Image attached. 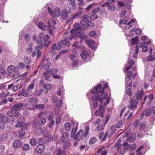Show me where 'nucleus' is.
I'll return each instance as SVG.
<instances>
[{
    "label": "nucleus",
    "instance_id": "7c9ffc66",
    "mask_svg": "<svg viewBox=\"0 0 155 155\" xmlns=\"http://www.w3.org/2000/svg\"><path fill=\"white\" fill-rule=\"evenodd\" d=\"M139 47L136 46L135 48V51L134 53L133 57L134 58H136L137 56V54L139 53Z\"/></svg>",
    "mask_w": 155,
    "mask_h": 155
},
{
    "label": "nucleus",
    "instance_id": "2eb2a0df",
    "mask_svg": "<svg viewBox=\"0 0 155 155\" xmlns=\"http://www.w3.org/2000/svg\"><path fill=\"white\" fill-rule=\"evenodd\" d=\"M69 135V134L67 132L63 133L61 136L62 142H66L68 141Z\"/></svg>",
    "mask_w": 155,
    "mask_h": 155
},
{
    "label": "nucleus",
    "instance_id": "864d4df0",
    "mask_svg": "<svg viewBox=\"0 0 155 155\" xmlns=\"http://www.w3.org/2000/svg\"><path fill=\"white\" fill-rule=\"evenodd\" d=\"M94 26V23L91 21H88L87 23V26L88 27L91 28L93 27Z\"/></svg>",
    "mask_w": 155,
    "mask_h": 155
},
{
    "label": "nucleus",
    "instance_id": "1a4fd4ad",
    "mask_svg": "<svg viewBox=\"0 0 155 155\" xmlns=\"http://www.w3.org/2000/svg\"><path fill=\"white\" fill-rule=\"evenodd\" d=\"M23 104L22 103H19L14 104L12 107L11 110L12 111H20L23 109Z\"/></svg>",
    "mask_w": 155,
    "mask_h": 155
},
{
    "label": "nucleus",
    "instance_id": "bf43d9fd",
    "mask_svg": "<svg viewBox=\"0 0 155 155\" xmlns=\"http://www.w3.org/2000/svg\"><path fill=\"white\" fill-rule=\"evenodd\" d=\"M126 94L128 95L131 97L132 95V93L131 91V89L130 88H128L126 91Z\"/></svg>",
    "mask_w": 155,
    "mask_h": 155
},
{
    "label": "nucleus",
    "instance_id": "603ef678",
    "mask_svg": "<svg viewBox=\"0 0 155 155\" xmlns=\"http://www.w3.org/2000/svg\"><path fill=\"white\" fill-rule=\"evenodd\" d=\"M88 18L89 16L88 15H84L81 17V20L86 21Z\"/></svg>",
    "mask_w": 155,
    "mask_h": 155
},
{
    "label": "nucleus",
    "instance_id": "680f3d73",
    "mask_svg": "<svg viewBox=\"0 0 155 155\" xmlns=\"http://www.w3.org/2000/svg\"><path fill=\"white\" fill-rule=\"evenodd\" d=\"M139 122L140 120L139 119H137L135 121L133 124V126L135 128H136L137 127L139 124Z\"/></svg>",
    "mask_w": 155,
    "mask_h": 155
},
{
    "label": "nucleus",
    "instance_id": "c756f323",
    "mask_svg": "<svg viewBox=\"0 0 155 155\" xmlns=\"http://www.w3.org/2000/svg\"><path fill=\"white\" fill-rule=\"evenodd\" d=\"M65 129L67 131H69L71 130V125L68 122L65 123L64 125Z\"/></svg>",
    "mask_w": 155,
    "mask_h": 155
},
{
    "label": "nucleus",
    "instance_id": "bb28decb",
    "mask_svg": "<svg viewBox=\"0 0 155 155\" xmlns=\"http://www.w3.org/2000/svg\"><path fill=\"white\" fill-rule=\"evenodd\" d=\"M22 96L24 97H28L29 94V90H28L27 89L25 90V89L23 88L22 89Z\"/></svg>",
    "mask_w": 155,
    "mask_h": 155
},
{
    "label": "nucleus",
    "instance_id": "a18cd8bd",
    "mask_svg": "<svg viewBox=\"0 0 155 155\" xmlns=\"http://www.w3.org/2000/svg\"><path fill=\"white\" fill-rule=\"evenodd\" d=\"M51 64V63L50 62H48L47 63L44 65L43 66L44 70H47L49 68Z\"/></svg>",
    "mask_w": 155,
    "mask_h": 155
},
{
    "label": "nucleus",
    "instance_id": "aec40b11",
    "mask_svg": "<svg viewBox=\"0 0 155 155\" xmlns=\"http://www.w3.org/2000/svg\"><path fill=\"white\" fill-rule=\"evenodd\" d=\"M151 114V108H148L146 110L141 114V115L143 117L145 115L147 117L150 116Z\"/></svg>",
    "mask_w": 155,
    "mask_h": 155
},
{
    "label": "nucleus",
    "instance_id": "4d7b16f0",
    "mask_svg": "<svg viewBox=\"0 0 155 155\" xmlns=\"http://www.w3.org/2000/svg\"><path fill=\"white\" fill-rule=\"evenodd\" d=\"M25 132L22 129L19 132V135L20 137H22L25 135Z\"/></svg>",
    "mask_w": 155,
    "mask_h": 155
},
{
    "label": "nucleus",
    "instance_id": "6e6552de",
    "mask_svg": "<svg viewBox=\"0 0 155 155\" xmlns=\"http://www.w3.org/2000/svg\"><path fill=\"white\" fill-rule=\"evenodd\" d=\"M85 137L84 135V130H80L74 136V138L77 141H80Z\"/></svg>",
    "mask_w": 155,
    "mask_h": 155
},
{
    "label": "nucleus",
    "instance_id": "ea45409f",
    "mask_svg": "<svg viewBox=\"0 0 155 155\" xmlns=\"http://www.w3.org/2000/svg\"><path fill=\"white\" fill-rule=\"evenodd\" d=\"M64 143V147L65 149L67 148L70 146V144L68 141H66V142H63Z\"/></svg>",
    "mask_w": 155,
    "mask_h": 155
},
{
    "label": "nucleus",
    "instance_id": "58836bf2",
    "mask_svg": "<svg viewBox=\"0 0 155 155\" xmlns=\"http://www.w3.org/2000/svg\"><path fill=\"white\" fill-rule=\"evenodd\" d=\"M77 126H76V127L75 128H74V127H73V128H72V129L71 130V137H72L73 136L75 133H76V131H77Z\"/></svg>",
    "mask_w": 155,
    "mask_h": 155
},
{
    "label": "nucleus",
    "instance_id": "9b49d317",
    "mask_svg": "<svg viewBox=\"0 0 155 155\" xmlns=\"http://www.w3.org/2000/svg\"><path fill=\"white\" fill-rule=\"evenodd\" d=\"M105 111V108L104 107L102 106L101 104L99 106L98 110H96L95 112V115L99 116L103 118V113Z\"/></svg>",
    "mask_w": 155,
    "mask_h": 155
},
{
    "label": "nucleus",
    "instance_id": "8fccbe9b",
    "mask_svg": "<svg viewBox=\"0 0 155 155\" xmlns=\"http://www.w3.org/2000/svg\"><path fill=\"white\" fill-rule=\"evenodd\" d=\"M97 16L95 14H93L90 17V18L91 20H96L97 18Z\"/></svg>",
    "mask_w": 155,
    "mask_h": 155
},
{
    "label": "nucleus",
    "instance_id": "de8ad7c7",
    "mask_svg": "<svg viewBox=\"0 0 155 155\" xmlns=\"http://www.w3.org/2000/svg\"><path fill=\"white\" fill-rule=\"evenodd\" d=\"M54 116V113L52 112H51L49 114L48 116L47 117V119L48 120H51L52 119V118H53Z\"/></svg>",
    "mask_w": 155,
    "mask_h": 155
},
{
    "label": "nucleus",
    "instance_id": "f704fd0d",
    "mask_svg": "<svg viewBox=\"0 0 155 155\" xmlns=\"http://www.w3.org/2000/svg\"><path fill=\"white\" fill-rule=\"evenodd\" d=\"M120 140H118L117 142L114 145V147L117 148V150H118L120 148L121 145L120 144Z\"/></svg>",
    "mask_w": 155,
    "mask_h": 155
},
{
    "label": "nucleus",
    "instance_id": "0e129e2a",
    "mask_svg": "<svg viewBox=\"0 0 155 155\" xmlns=\"http://www.w3.org/2000/svg\"><path fill=\"white\" fill-rule=\"evenodd\" d=\"M127 21L125 19H121L120 20L119 23L120 24H122L123 25H125L127 23Z\"/></svg>",
    "mask_w": 155,
    "mask_h": 155
},
{
    "label": "nucleus",
    "instance_id": "c85d7f7f",
    "mask_svg": "<svg viewBox=\"0 0 155 155\" xmlns=\"http://www.w3.org/2000/svg\"><path fill=\"white\" fill-rule=\"evenodd\" d=\"M136 137L135 135H133L132 136L129 137L127 138V140L130 143L133 142L135 140Z\"/></svg>",
    "mask_w": 155,
    "mask_h": 155
},
{
    "label": "nucleus",
    "instance_id": "393cba45",
    "mask_svg": "<svg viewBox=\"0 0 155 155\" xmlns=\"http://www.w3.org/2000/svg\"><path fill=\"white\" fill-rule=\"evenodd\" d=\"M50 71H47L43 73V75L44 78L45 80H48L50 77Z\"/></svg>",
    "mask_w": 155,
    "mask_h": 155
},
{
    "label": "nucleus",
    "instance_id": "ddd939ff",
    "mask_svg": "<svg viewBox=\"0 0 155 155\" xmlns=\"http://www.w3.org/2000/svg\"><path fill=\"white\" fill-rule=\"evenodd\" d=\"M25 119L23 117H20L18 120L17 123L15 125L16 127H20L25 122Z\"/></svg>",
    "mask_w": 155,
    "mask_h": 155
},
{
    "label": "nucleus",
    "instance_id": "2f4dec72",
    "mask_svg": "<svg viewBox=\"0 0 155 155\" xmlns=\"http://www.w3.org/2000/svg\"><path fill=\"white\" fill-rule=\"evenodd\" d=\"M45 140L46 141L49 142L50 141L53 140V138L51 135H48L45 136Z\"/></svg>",
    "mask_w": 155,
    "mask_h": 155
},
{
    "label": "nucleus",
    "instance_id": "13d9d810",
    "mask_svg": "<svg viewBox=\"0 0 155 155\" xmlns=\"http://www.w3.org/2000/svg\"><path fill=\"white\" fill-rule=\"evenodd\" d=\"M116 131V129L113 126H112L111 127V129H110V133L112 135L114 134L115 133Z\"/></svg>",
    "mask_w": 155,
    "mask_h": 155
},
{
    "label": "nucleus",
    "instance_id": "dca6fc26",
    "mask_svg": "<svg viewBox=\"0 0 155 155\" xmlns=\"http://www.w3.org/2000/svg\"><path fill=\"white\" fill-rule=\"evenodd\" d=\"M38 27L40 28L44 31L46 30H48V27L46 26L45 24L42 21L39 22L38 25Z\"/></svg>",
    "mask_w": 155,
    "mask_h": 155
},
{
    "label": "nucleus",
    "instance_id": "f257e3e1",
    "mask_svg": "<svg viewBox=\"0 0 155 155\" xmlns=\"http://www.w3.org/2000/svg\"><path fill=\"white\" fill-rule=\"evenodd\" d=\"M101 84H99L94 88L91 89V93L96 94L93 96L92 99L94 102L93 107L94 109L97 107L98 105V102L97 101H100L101 104L102 103L103 101L106 98L107 94V92L104 93V89L101 87Z\"/></svg>",
    "mask_w": 155,
    "mask_h": 155
},
{
    "label": "nucleus",
    "instance_id": "b1692460",
    "mask_svg": "<svg viewBox=\"0 0 155 155\" xmlns=\"http://www.w3.org/2000/svg\"><path fill=\"white\" fill-rule=\"evenodd\" d=\"M88 54H89L87 51H82L81 54H80V56L83 59H86L87 56L88 55Z\"/></svg>",
    "mask_w": 155,
    "mask_h": 155
},
{
    "label": "nucleus",
    "instance_id": "a211bd4d",
    "mask_svg": "<svg viewBox=\"0 0 155 155\" xmlns=\"http://www.w3.org/2000/svg\"><path fill=\"white\" fill-rule=\"evenodd\" d=\"M8 137L7 134H4L0 136V142L2 143L6 142Z\"/></svg>",
    "mask_w": 155,
    "mask_h": 155
},
{
    "label": "nucleus",
    "instance_id": "c03bdc74",
    "mask_svg": "<svg viewBox=\"0 0 155 155\" xmlns=\"http://www.w3.org/2000/svg\"><path fill=\"white\" fill-rule=\"evenodd\" d=\"M24 61L25 63L29 64L31 61V59L30 58L28 57H25L24 59Z\"/></svg>",
    "mask_w": 155,
    "mask_h": 155
},
{
    "label": "nucleus",
    "instance_id": "f03ea898",
    "mask_svg": "<svg viewBox=\"0 0 155 155\" xmlns=\"http://www.w3.org/2000/svg\"><path fill=\"white\" fill-rule=\"evenodd\" d=\"M76 36L74 35L70 34L69 35H67L65 36V39L64 40H62L59 42V45L63 44L64 45H66L67 47L70 46V43L69 41L72 39H75L76 38Z\"/></svg>",
    "mask_w": 155,
    "mask_h": 155
},
{
    "label": "nucleus",
    "instance_id": "4c0bfd02",
    "mask_svg": "<svg viewBox=\"0 0 155 155\" xmlns=\"http://www.w3.org/2000/svg\"><path fill=\"white\" fill-rule=\"evenodd\" d=\"M104 126H102L101 124H99L97 126L96 128V130L97 131H101L103 130L104 128Z\"/></svg>",
    "mask_w": 155,
    "mask_h": 155
},
{
    "label": "nucleus",
    "instance_id": "6ab92c4d",
    "mask_svg": "<svg viewBox=\"0 0 155 155\" xmlns=\"http://www.w3.org/2000/svg\"><path fill=\"white\" fill-rule=\"evenodd\" d=\"M46 119L45 118L41 117L38 120V125L43 126L45 125L46 122Z\"/></svg>",
    "mask_w": 155,
    "mask_h": 155
},
{
    "label": "nucleus",
    "instance_id": "a878e982",
    "mask_svg": "<svg viewBox=\"0 0 155 155\" xmlns=\"http://www.w3.org/2000/svg\"><path fill=\"white\" fill-rule=\"evenodd\" d=\"M0 121L3 123H6L9 121V120L6 116H2L0 117Z\"/></svg>",
    "mask_w": 155,
    "mask_h": 155
},
{
    "label": "nucleus",
    "instance_id": "72a5a7b5",
    "mask_svg": "<svg viewBox=\"0 0 155 155\" xmlns=\"http://www.w3.org/2000/svg\"><path fill=\"white\" fill-rule=\"evenodd\" d=\"M38 99L37 98H31L29 99L28 101L29 103H34L36 104L38 102Z\"/></svg>",
    "mask_w": 155,
    "mask_h": 155
},
{
    "label": "nucleus",
    "instance_id": "3c124183",
    "mask_svg": "<svg viewBox=\"0 0 155 155\" xmlns=\"http://www.w3.org/2000/svg\"><path fill=\"white\" fill-rule=\"evenodd\" d=\"M30 146L28 144H25L22 146V149L24 150H29Z\"/></svg>",
    "mask_w": 155,
    "mask_h": 155
},
{
    "label": "nucleus",
    "instance_id": "49530a36",
    "mask_svg": "<svg viewBox=\"0 0 155 155\" xmlns=\"http://www.w3.org/2000/svg\"><path fill=\"white\" fill-rule=\"evenodd\" d=\"M62 105V100H59L57 101L56 102V106L58 107H61Z\"/></svg>",
    "mask_w": 155,
    "mask_h": 155
},
{
    "label": "nucleus",
    "instance_id": "9d476101",
    "mask_svg": "<svg viewBox=\"0 0 155 155\" xmlns=\"http://www.w3.org/2000/svg\"><path fill=\"white\" fill-rule=\"evenodd\" d=\"M48 24L49 26H48V31L51 35L52 33V31L51 29V28H55L54 25L56 24V22L54 19H52L48 21Z\"/></svg>",
    "mask_w": 155,
    "mask_h": 155
},
{
    "label": "nucleus",
    "instance_id": "0eeeda50",
    "mask_svg": "<svg viewBox=\"0 0 155 155\" xmlns=\"http://www.w3.org/2000/svg\"><path fill=\"white\" fill-rule=\"evenodd\" d=\"M50 36L48 35H44L43 33H40L38 35V38L40 39H43L45 42L44 44L45 46H48V44H47L46 42L48 41L50 38Z\"/></svg>",
    "mask_w": 155,
    "mask_h": 155
},
{
    "label": "nucleus",
    "instance_id": "39448f33",
    "mask_svg": "<svg viewBox=\"0 0 155 155\" xmlns=\"http://www.w3.org/2000/svg\"><path fill=\"white\" fill-rule=\"evenodd\" d=\"M48 11L50 15L53 18H54L55 16H60L61 13L60 11V9L58 7L55 8L54 11L53 12L51 10L50 7H48Z\"/></svg>",
    "mask_w": 155,
    "mask_h": 155
},
{
    "label": "nucleus",
    "instance_id": "f3484780",
    "mask_svg": "<svg viewBox=\"0 0 155 155\" xmlns=\"http://www.w3.org/2000/svg\"><path fill=\"white\" fill-rule=\"evenodd\" d=\"M144 93L143 91H138L136 94V97L137 100H141L143 95Z\"/></svg>",
    "mask_w": 155,
    "mask_h": 155
},
{
    "label": "nucleus",
    "instance_id": "e433bc0d",
    "mask_svg": "<svg viewBox=\"0 0 155 155\" xmlns=\"http://www.w3.org/2000/svg\"><path fill=\"white\" fill-rule=\"evenodd\" d=\"M56 155H65V154L62 150L58 149L57 150Z\"/></svg>",
    "mask_w": 155,
    "mask_h": 155
},
{
    "label": "nucleus",
    "instance_id": "f8f14e48",
    "mask_svg": "<svg viewBox=\"0 0 155 155\" xmlns=\"http://www.w3.org/2000/svg\"><path fill=\"white\" fill-rule=\"evenodd\" d=\"M45 148L44 145L40 144L38 145L36 148L35 151L38 154H40L43 152Z\"/></svg>",
    "mask_w": 155,
    "mask_h": 155
},
{
    "label": "nucleus",
    "instance_id": "4be33fe9",
    "mask_svg": "<svg viewBox=\"0 0 155 155\" xmlns=\"http://www.w3.org/2000/svg\"><path fill=\"white\" fill-rule=\"evenodd\" d=\"M36 41L38 45L35 47V50L38 49V48L42 49L43 48V45L41 41L40 40H38Z\"/></svg>",
    "mask_w": 155,
    "mask_h": 155
},
{
    "label": "nucleus",
    "instance_id": "4468645a",
    "mask_svg": "<svg viewBox=\"0 0 155 155\" xmlns=\"http://www.w3.org/2000/svg\"><path fill=\"white\" fill-rule=\"evenodd\" d=\"M82 14V12H78L75 14H74L73 15L71 16V17L68 19V21L69 22L71 20H73L75 19L76 18H77L79 17L80 15H81Z\"/></svg>",
    "mask_w": 155,
    "mask_h": 155
},
{
    "label": "nucleus",
    "instance_id": "7ed1b4c3",
    "mask_svg": "<svg viewBox=\"0 0 155 155\" xmlns=\"http://www.w3.org/2000/svg\"><path fill=\"white\" fill-rule=\"evenodd\" d=\"M7 70L9 73L8 75L12 76L15 79L18 78L19 77L18 73V70L13 66H9L8 67Z\"/></svg>",
    "mask_w": 155,
    "mask_h": 155
},
{
    "label": "nucleus",
    "instance_id": "69168bd1",
    "mask_svg": "<svg viewBox=\"0 0 155 155\" xmlns=\"http://www.w3.org/2000/svg\"><path fill=\"white\" fill-rule=\"evenodd\" d=\"M146 124L145 123L141 124L140 126V130H143L145 128Z\"/></svg>",
    "mask_w": 155,
    "mask_h": 155
},
{
    "label": "nucleus",
    "instance_id": "5fc2aeb1",
    "mask_svg": "<svg viewBox=\"0 0 155 155\" xmlns=\"http://www.w3.org/2000/svg\"><path fill=\"white\" fill-rule=\"evenodd\" d=\"M32 50V47L31 45H30L27 48V52L28 54H30L31 53Z\"/></svg>",
    "mask_w": 155,
    "mask_h": 155
},
{
    "label": "nucleus",
    "instance_id": "774afa93",
    "mask_svg": "<svg viewBox=\"0 0 155 155\" xmlns=\"http://www.w3.org/2000/svg\"><path fill=\"white\" fill-rule=\"evenodd\" d=\"M61 120V118L60 116H58L57 117L56 119V124H58L60 122Z\"/></svg>",
    "mask_w": 155,
    "mask_h": 155
},
{
    "label": "nucleus",
    "instance_id": "37998d69",
    "mask_svg": "<svg viewBox=\"0 0 155 155\" xmlns=\"http://www.w3.org/2000/svg\"><path fill=\"white\" fill-rule=\"evenodd\" d=\"M89 128L88 126H87L85 127V133L84 134V136L86 137L88 134V133L89 132Z\"/></svg>",
    "mask_w": 155,
    "mask_h": 155
},
{
    "label": "nucleus",
    "instance_id": "052dcab7",
    "mask_svg": "<svg viewBox=\"0 0 155 155\" xmlns=\"http://www.w3.org/2000/svg\"><path fill=\"white\" fill-rule=\"evenodd\" d=\"M100 10L99 8H97L93 9L91 11V12L92 14H95Z\"/></svg>",
    "mask_w": 155,
    "mask_h": 155
},
{
    "label": "nucleus",
    "instance_id": "79ce46f5",
    "mask_svg": "<svg viewBox=\"0 0 155 155\" xmlns=\"http://www.w3.org/2000/svg\"><path fill=\"white\" fill-rule=\"evenodd\" d=\"M30 143L32 146H35L37 144V141L35 139L33 138L31 139Z\"/></svg>",
    "mask_w": 155,
    "mask_h": 155
},
{
    "label": "nucleus",
    "instance_id": "5701e85b",
    "mask_svg": "<svg viewBox=\"0 0 155 155\" xmlns=\"http://www.w3.org/2000/svg\"><path fill=\"white\" fill-rule=\"evenodd\" d=\"M86 43L87 45L88 46L92 48H94L93 45L94 43V41L93 40H89L86 41Z\"/></svg>",
    "mask_w": 155,
    "mask_h": 155
},
{
    "label": "nucleus",
    "instance_id": "338daca9",
    "mask_svg": "<svg viewBox=\"0 0 155 155\" xmlns=\"http://www.w3.org/2000/svg\"><path fill=\"white\" fill-rule=\"evenodd\" d=\"M36 50L37 51V58H38L40 57L41 53V51L39 49H37Z\"/></svg>",
    "mask_w": 155,
    "mask_h": 155
},
{
    "label": "nucleus",
    "instance_id": "09e8293b",
    "mask_svg": "<svg viewBox=\"0 0 155 155\" xmlns=\"http://www.w3.org/2000/svg\"><path fill=\"white\" fill-rule=\"evenodd\" d=\"M58 69L57 68H55L49 71H50V74L52 75L58 72Z\"/></svg>",
    "mask_w": 155,
    "mask_h": 155
},
{
    "label": "nucleus",
    "instance_id": "e2e57ef3",
    "mask_svg": "<svg viewBox=\"0 0 155 155\" xmlns=\"http://www.w3.org/2000/svg\"><path fill=\"white\" fill-rule=\"evenodd\" d=\"M108 9L110 11H114L115 10V8L114 5H112L108 7Z\"/></svg>",
    "mask_w": 155,
    "mask_h": 155
},
{
    "label": "nucleus",
    "instance_id": "423d86ee",
    "mask_svg": "<svg viewBox=\"0 0 155 155\" xmlns=\"http://www.w3.org/2000/svg\"><path fill=\"white\" fill-rule=\"evenodd\" d=\"M68 10L67 9H63L61 12V15L62 18L64 20H66L68 17V14L71 12V8L68 5Z\"/></svg>",
    "mask_w": 155,
    "mask_h": 155
},
{
    "label": "nucleus",
    "instance_id": "a19ab883",
    "mask_svg": "<svg viewBox=\"0 0 155 155\" xmlns=\"http://www.w3.org/2000/svg\"><path fill=\"white\" fill-rule=\"evenodd\" d=\"M35 107L38 110H42L44 108V105L43 104L36 105Z\"/></svg>",
    "mask_w": 155,
    "mask_h": 155
},
{
    "label": "nucleus",
    "instance_id": "6e6d98bb",
    "mask_svg": "<svg viewBox=\"0 0 155 155\" xmlns=\"http://www.w3.org/2000/svg\"><path fill=\"white\" fill-rule=\"evenodd\" d=\"M50 120V122L48 124V127L49 128H51L52 126L54 124V120L53 119L51 120Z\"/></svg>",
    "mask_w": 155,
    "mask_h": 155
},
{
    "label": "nucleus",
    "instance_id": "473e14b6",
    "mask_svg": "<svg viewBox=\"0 0 155 155\" xmlns=\"http://www.w3.org/2000/svg\"><path fill=\"white\" fill-rule=\"evenodd\" d=\"M97 139L96 137L91 138L89 142L90 145H92L95 143L97 141Z\"/></svg>",
    "mask_w": 155,
    "mask_h": 155
},
{
    "label": "nucleus",
    "instance_id": "c9c22d12",
    "mask_svg": "<svg viewBox=\"0 0 155 155\" xmlns=\"http://www.w3.org/2000/svg\"><path fill=\"white\" fill-rule=\"evenodd\" d=\"M114 1V0H107V2H106L104 4H102L101 6L103 7L108 6L110 4L113 3Z\"/></svg>",
    "mask_w": 155,
    "mask_h": 155
},
{
    "label": "nucleus",
    "instance_id": "412c9836",
    "mask_svg": "<svg viewBox=\"0 0 155 155\" xmlns=\"http://www.w3.org/2000/svg\"><path fill=\"white\" fill-rule=\"evenodd\" d=\"M21 145V142L19 140H16L14 142L13 147L15 148H18L20 147Z\"/></svg>",
    "mask_w": 155,
    "mask_h": 155
},
{
    "label": "nucleus",
    "instance_id": "cd10ccee",
    "mask_svg": "<svg viewBox=\"0 0 155 155\" xmlns=\"http://www.w3.org/2000/svg\"><path fill=\"white\" fill-rule=\"evenodd\" d=\"M43 87L45 89H46L45 93H47L48 90H50L51 88V86L50 84H45L43 86Z\"/></svg>",
    "mask_w": 155,
    "mask_h": 155
},
{
    "label": "nucleus",
    "instance_id": "20e7f679",
    "mask_svg": "<svg viewBox=\"0 0 155 155\" xmlns=\"http://www.w3.org/2000/svg\"><path fill=\"white\" fill-rule=\"evenodd\" d=\"M138 101L134 100L132 97L129 101V104L127 105V107L133 111H134L137 108Z\"/></svg>",
    "mask_w": 155,
    "mask_h": 155
}]
</instances>
